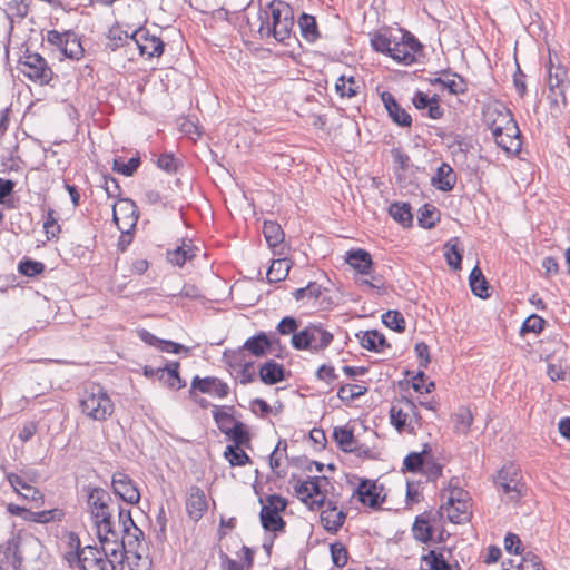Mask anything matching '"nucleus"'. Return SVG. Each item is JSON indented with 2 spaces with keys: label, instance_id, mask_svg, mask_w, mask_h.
I'll list each match as a JSON object with an SVG mask.
<instances>
[{
  "label": "nucleus",
  "instance_id": "obj_49",
  "mask_svg": "<svg viewBox=\"0 0 570 570\" xmlns=\"http://www.w3.org/2000/svg\"><path fill=\"white\" fill-rule=\"evenodd\" d=\"M395 42L394 35L377 32L371 38V46L376 52L387 55L390 57L392 43Z\"/></svg>",
  "mask_w": 570,
  "mask_h": 570
},
{
  "label": "nucleus",
  "instance_id": "obj_43",
  "mask_svg": "<svg viewBox=\"0 0 570 570\" xmlns=\"http://www.w3.org/2000/svg\"><path fill=\"white\" fill-rule=\"evenodd\" d=\"M224 458L232 466H244L252 463L249 455L237 445H227L224 451Z\"/></svg>",
  "mask_w": 570,
  "mask_h": 570
},
{
  "label": "nucleus",
  "instance_id": "obj_11",
  "mask_svg": "<svg viewBox=\"0 0 570 570\" xmlns=\"http://www.w3.org/2000/svg\"><path fill=\"white\" fill-rule=\"evenodd\" d=\"M274 335L275 334L268 335L263 331L258 332L254 336L247 338L239 350L232 352V357H244V352H248L252 356L255 357L265 356L272 345L275 342H279L277 338H274Z\"/></svg>",
  "mask_w": 570,
  "mask_h": 570
},
{
  "label": "nucleus",
  "instance_id": "obj_8",
  "mask_svg": "<svg viewBox=\"0 0 570 570\" xmlns=\"http://www.w3.org/2000/svg\"><path fill=\"white\" fill-rule=\"evenodd\" d=\"M549 95L548 99L551 106H559L560 104L567 105L566 90L570 86L567 69L561 66H554L550 60V68L548 72Z\"/></svg>",
  "mask_w": 570,
  "mask_h": 570
},
{
  "label": "nucleus",
  "instance_id": "obj_37",
  "mask_svg": "<svg viewBox=\"0 0 570 570\" xmlns=\"http://www.w3.org/2000/svg\"><path fill=\"white\" fill-rule=\"evenodd\" d=\"M361 81L353 76H340L335 82V91L341 98H353L360 92Z\"/></svg>",
  "mask_w": 570,
  "mask_h": 570
},
{
  "label": "nucleus",
  "instance_id": "obj_12",
  "mask_svg": "<svg viewBox=\"0 0 570 570\" xmlns=\"http://www.w3.org/2000/svg\"><path fill=\"white\" fill-rule=\"evenodd\" d=\"M111 488L115 495L128 504H137L140 500V492L132 479L125 472H115L111 479Z\"/></svg>",
  "mask_w": 570,
  "mask_h": 570
},
{
  "label": "nucleus",
  "instance_id": "obj_41",
  "mask_svg": "<svg viewBox=\"0 0 570 570\" xmlns=\"http://www.w3.org/2000/svg\"><path fill=\"white\" fill-rule=\"evenodd\" d=\"M67 37L68 38L65 43V47H67L65 58L77 61L80 60L85 55V49L81 45L80 38L72 30H67Z\"/></svg>",
  "mask_w": 570,
  "mask_h": 570
},
{
  "label": "nucleus",
  "instance_id": "obj_47",
  "mask_svg": "<svg viewBox=\"0 0 570 570\" xmlns=\"http://www.w3.org/2000/svg\"><path fill=\"white\" fill-rule=\"evenodd\" d=\"M421 561L428 566L429 570H453L443 554L435 550H430L429 553L423 554Z\"/></svg>",
  "mask_w": 570,
  "mask_h": 570
},
{
  "label": "nucleus",
  "instance_id": "obj_19",
  "mask_svg": "<svg viewBox=\"0 0 570 570\" xmlns=\"http://www.w3.org/2000/svg\"><path fill=\"white\" fill-rule=\"evenodd\" d=\"M431 183L441 191H451L456 184V174L448 163H442L438 167Z\"/></svg>",
  "mask_w": 570,
  "mask_h": 570
},
{
  "label": "nucleus",
  "instance_id": "obj_64",
  "mask_svg": "<svg viewBox=\"0 0 570 570\" xmlns=\"http://www.w3.org/2000/svg\"><path fill=\"white\" fill-rule=\"evenodd\" d=\"M407 417L409 414L404 412L402 409H399L396 406H392L390 409V420L391 424L399 431H404L406 424H407Z\"/></svg>",
  "mask_w": 570,
  "mask_h": 570
},
{
  "label": "nucleus",
  "instance_id": "obj_44",
  "mask_svg": "<svg viewBox=\"0 0 570 570\" xmlns=\"http://www.w3.org/2000/svg\"><path fill=\"white\" fill-rule=\"evenodd\" d=\"M441 75H451L453 79H444L443 88L448 89V91L452 95H463L468 91V83L465 79L459 73L451 72L450 69H444L440 71Z\"/></svg>",
  "mask_w": 570,
  "mask_h": 570
},
{
  "label": "nucleus",
  "instance_id": "obj_36",
  "mask_svg": "<svg viewBox=\"0 0 570 570\" xmlns=\"http://www.w3.org/2000/svg\"><path fill=\"white\" fill-rule=\"evenodd\" d=\"M263 234L271 248L281 247L283 249L284 232L281 225L273 220H265L263 224Z\"/></svg>",
  "mask_w": 570,
  "mask_h": 570
},
{
  "label": "nucleus",
  "instance_id": "obj_58",
  "mask_svg": "<svg viewBox=\"0 0 570 570\" xmlns=\"http://www.w3.org/2000/svg\"><path fill=\"white\" fill-rule=\"evenodd\" d=\"M108 38H109L108 48L111 51H115L117 48H119L124 43H128V41L130 40V35H128L127 31L120 30L119 28H112L109 31Z\"/></svg>",
  "mask_w": 570,
  "mask_h": 570
},
{
  "label": "nucleus",
  "instance_id": "obj_51",
  "mask_svg": "<svg viewBox=\"0 0 570 570\" xmlns=\"http://www.w3.org/2000/svg\"><path fill=\"white\" fill-rule=\"evenodd\" d=\"M546 325H547V321L544 318H542L541 316H539L537 314H531L523 321L521 328H520V334L521 335H525L528 333L540 334L544 330Z\"/></svg>",
  "mask_w": 570,
  "mask_h": 570
},
{
  "label": "nucleus",
  "instance_id": "obj_18",
  "mask_svg": "<svg viewBox=\"0 0 570 570\" xmlns=\"http://www.w3.org/2000/svg\"><path fill=\"white\" fill-rule=\"evenodd\" d=\"M186 510L189 517L198 521L207 510V501L204 491L198 487H191L186 501Z\"/></svg>",
  "mask_w": 570,
  "mask_h": 570
},
{
  "label": "nucleus",
  "instance_id": "obj_7",
  "mask_svg": "<svg viewBox=\"0 0 570 570\" xmlns=\"http://www.w3.org/2000/svg\"><path fill=\"white\" fill-rule=\"evenodd\" d=\"M520 470L510 463L503 465L494 476V483L510 501H518L522 497L524 484L521 482Z\"/></svg>",
  "mask_w": 570,
  "mask_h": 570
},
{
  "label": "nucleus",
  "instance_id": "obj_38",
  "mask_svg": "<svg viewBox=\"0 0 570 570\" xmlns=\"http://www.w3.org/2000/svg\"><path fill=\"white\" fill-rule=\"evenodd\" d=\"M223 433L233 441V445L247 446L250 442L246 425L240 421H235L234 425L229 430H223Z\"/></svg>",
  "mask_w": 570,
  "mask_h": 570
},
{
  "label": "nucleus",
  "instance_id": "obj_5",
  "mask_svg": "<svg viewBox=\"0 0 570 570\" xmlns=\"http://www.w3.org/2000/svg\"><path fill=\"white\" fill-rule=\"evenodd\" d=\"M18 69L27 78L40 86L48 85L53 77V71L47 60L41 55L29 52L28 50L19 59Z\"/></svg>",
  "mask_w": 570,
  "mask_h": 570
},
{
  "label": "nucleus",
  "instance_id": "obj_34",
  "mask_svg": "<svg viewBox=\"0 0 570 570\" xmlns=\"http://www.w3.org/2000/svg\"><path fill=\"white\" fill-rule=\"evenodd\" d=\"M430 512H425L415 518V521L412 527L413 537L415 540L428 543L432 540L433 528L430 523Z\"/></svg>",
  "mask_w": 570,
  "mask_h": 570
},
{
  "label": "nucleus",
  "instance_id": "obj_40",
  "mask_svg": "<svg viewBox=\"0 0 570 570\" xmlns=\"http://www.w3.org/2000/svg\"><path fill=\"white\" fill-rule=\"evenodd\" d=\"M452 421L454 424V431L456 433L466 435L470 431V428L473 422V415L469 407L461 406L459 410L452 415Z\"/></svg>",
  "mask_w": 570,
  "mask_h": 570
},
{
  "label": "nucleus",
  "instance_id": "obj_27",
  "mask_svg": "<svg viewBox=\"0 0 570 570\" xmlns=\"http://www.w3.org/2000/svg\"><path fill=\"white\" fill-rule=\"evenodd\" d=\"M512 118V114L508 109H490L485 114V124L487 127L491 130L492 136L498 134L500 135L502 134L503 127H505V125L509 124Z\"/></svg>",
  "mask_w": 570,
  "mask_h": 570
},
{
  "label": "nucleus",
  "instance_id": "obj_1",
  "mask_svg": "<svg viewBox=\"0 0 570 570\" xmlns=\"http://www.w3.org/2000/svg\"><path fill=\"white\" fill-rule=\"evenodd\" d=\"M254 24H257L259 39L273 38L278 43L288 46L294 27V10L282 0H273L258 10Z\"/></svg>",
  "mask_w": 570,
  "mask_h": 570
},
{
  "label": "nucleus",
  "instance_id": "obj_23",
  "mask_svg": "<svg viewBox=\"0 0 570 570\" xmlns=\"http://www.w3.org/2000/svg\"><path fill=\"white\" fill-rule=\"evenodd\" d=\"M356 336L360 338L361 346L372 352H382L391 346L385 336L376 330L361 332Z\"/></svg>",
  "mask_w": 570,
  "mask_h": 570
},
{
  "label": "nucleus",
  "instance_id": "obj_16",
  "mask_svg": "<svg viewBox=\"0 0 570 570\" xmlns=\"http://www.w3.org/2000/svg\"><path fill=\"white\" fill-rule=\"evenodd\" d=\"M194 390H198L206 394H215L220 399L226 397L229 393V386L218 377L214 376H207L204 379L195 376L191 381L190 393Z\"/></svg>",
  "mask_w": 570,
  "mask_h": 570
},
{
  "label": "nucleus",
  "instance_id": "obj_31",
  "mask_svg": "<svg viewBox=\"0 0 570 570\" xmlns=\"http://www.w3.org/2000/svg\"><path fill=\"white\" fill-rule=\"evenodd\" d=\"M431 452L429 444H424L421 452H410L403 460V472H422L426 462V455Z\"/></svg>",
  "mask_w": 570,
  "mask_h": 570
},
{
  "label": "nucleus",
  "instance_id": "obj_24",
  "mask_svg": "<svg viewBox=\"0 0 570 570\" xmlns=\"http://www.w3.org/2000/svg\"><path fill=\"white\" fill-rule=\"evenodd\" d=\"M6 479L8 480L9 484L13 488L14 492H17L18 494L21 493L19 489H22L23 491L27 492H32L31 502L36 503L37 507L43 503L42 492L39 489L28 484L27 480L23 476L18 475L13 472H8L6 473Z\"/></svg>",
  "mask_w": 570,
  "mask_h": 570
},
{
  "label": "nucleus",
  "instance_id": "obj_15",
  "mask_svg": "<svg viewBox=\"0 0 570 570\" xmlns=\"http://www.w3.org/2000/svg\"><path fill=\"white\" fill-rule=\"evenodd\" d=\"M381 100L387 111L389 117L392 121L401 127H410L412 124V117L410 114L400 106L394 96L389 91L381 94Z\"/></svg>",
  "mask_w": 570,
  "mask_h": 570
},
{
  "label": "nucleus",
  "instance_id": "obj_39",
  "mask_svg": "<svg viewBox=\"0 0 570 570\" xmlns=\"http://www.w3.org/2000/svg\"><path fill=\"white\" fill-rule=\"evenodd\" d=\"M291 265L286 258L273 259L267 269L266 277L269 283L284 281L289 272Z\"/></svg>",
  "mask_w": 570,
  "mask_h": 570
},
{
  "label": "nucleus",
  "instance_id": "obj_20",
  "mask_svg": "<svg viewBox=\"0 0 570 570\" xmlns=\"http://www.w3.org/2000/svg\"><path fill=\"white\" fill-rule=\"evenodd\" d=\"M346 263L362 275H370L372 272V256L365 249H355L347 252Z\"/></svg>",
  "mask_w": 570,
  "mask_h": 570
},
{
  "label": "nucleus",
  "instance_id": "obj_30",
  "mask_svg": "<svg viewBox=\"0 0 570 570\" xmlns=\"http://www.w3.org/2000/svg\"><path fill=\"white\" fill-rule=\"evenodd\" d=\"M333 439L340 450L343 452H356L357 440L354 436L353 430L347 426H335L333 430Z\"/></svg>",
  "mask_w": 570,
  "mask_h": 570
},
{
  "label": "nucleus",
  "instance_id": "obj_46",
  "mask_svg": "<svg viewBox=\"0 0 570 570\" xmlns=\"http://www.w3.org/2000/svg\"><path fill=\"white\" fill-rule=\"evenodd\" d=\"M140 164L141 160L139 156L131 157L127 163H125L122 158L116 157L112 161V170L126 177H130L137 171Z\"/></svg>",
  "mask_w": 570,
  "mask_h": 570
},
{
  "label": "nucleus",
  "instance_id": "obj_21",
  "mask_svg": "<svg viewBox=\"0 0 570 570\" xmlns=\"http://www.w3.org/2000/svg\"><path fill=\"white\" fill-rule=\"evenodd\" d=\"M259 379L266 385L277 384L286 379L285 368L282 364L269 360L261 365Z\"/></svg>",
  "mask_w": 570,
  "mask_h": 570
},
{
  "label": "nucleus",
  "instance_id": "obj_10",
  "mask_svg": "<svg viewBox=\"0 0 570 570\" xmlns=\"http://www.w3.org/2000/svg\"><path fill=\"white\" fill-rule=\"evenodd\" d=\"M468 495L461 488L454 487L446 501L448 518L452 523H464L470 520V505L465 497Z\"/></svg>",
  "mask_w": 570,
  "mask_h": 570
},
{
  "label": "nucleus",
  "instance_id": "obj_59",
  "mask_svg": "<svg viewBox=\"0 0 570 570\" xmlns=\"http://www.w3.org/2000/svg\"><path fill=\"white\" fill-rule=\"evenodd\" d=\"M519 570H546L542 564L541 558L533 552L529 551L523 557L521 562L518 564Z\"/></svg>",
  "mask_w": 570,
  "mask_h": 570
},
{
  "label": "nucleus",
  "instance_id": "obj_17",
  "mask_svg": "<svg viewBox=\"0 0 570 570\" xmlns=\"http://www.w3.org/2000/svg\"><path fill=\"white\" fill-rule=\"evenodd\" d=\"M198 248L189 240H183L180 246L174 249H168L166 259L169 264L177 267H183L187 262H191L197 256Z\"/></svg>",
  "mask_w": 570,
  "mask_h": 570
},
{
  "label": "nucleus",
  "instance_id": "obj_57",
  "mask_svg": "<svg viewBox=\"0 0 570 570\" xmlns=\"http://www.w3.org/2000/svg\"><path fill=\"white\" fill-rule=\"evenodd\" d=\"M419 225L423 228H432L436 224L435 207L425 204L421 209L417 217Z\"/></svg>",
  "mask_w": 570,
  "mask_h": 570
},
{
  "label": "nucleus",
  "instance_id": "obj_13",
  "mask_svg": "<svg viewBox=\"0 0 570 570\" xmlns=\"http://www.w3.org/2000/svg\"><path fill=\"white\" fill-rule=\"evenodd\" d=\"M328 484L330 479L325 475L308 476L305 481L297 480L294 489L302 502L308 503L309 499L326 494L324 487Z\"/></svg>",
  "mask_w": 570,
  "mask_h": 570
},
{
  "label": "nucleus",
  "instance_id": "obj_60",
  "mask_svg": "<svg viewBox=\"0 0 570 570\" xmlns=\"http://www.w3.org/2000/svg\"><path fill=\"white\" fill-rule=\"evenodd\" d=\"M180 163L173 154H161L157 159V166L167 174H174L177 171Z\"/></svg>",
  "mask_w": 570,
  "mask_h": 570
},
{
  "label": "nucleus",
  "instance_id": "obj_26",
  "mask_svg": "<svg viewBox=\"0 0 570 570\" xmlns=\"http://www.w3.org/2000/svg\"><path fill=\"white\" fill-rule=\"evenodd\" d=\"M179 362H169L164 366L160 373V380L164 385L171 390H180L186 386V382L179 375Z\"/></svg>",
  "mask_w": 570,
  "mask_h": 570
},
{
  "label": "nucleus",
  "instance_id": "obj_53",
  "mask_svg": "<svg viewBox=\"0 0 570 570\" xmlns=\"http://www.w3.org/2000/svg\"><path fill=\"white\" fill-rule=\"evenodd\" d=\"M228 364L230 366H242V370L239 372L242 384L246 385L255 380V373L252 371L254 365L253 362H245L244 357L240 356L239 358L233 357V361H229Z\"/></svg>",
  "mask_w": 570,
  "mask_h": 570
},
{
  "label": "nucleus",
  "instance_id": "obj_14",
  "mask_svg": "<svg viewBox=\"0 0 570 570\" xmlns=\"http://www.w3.org/2000/svg\"><path fill=\"white\" fill-rule=\"evenodd\" d=\"M382 487H379L375 481L363 480L356 488L354 495L364 505L372 509H377L383 503L385 495H381Z\"/></svg>",
  "mask_w": 570,
  "mask_h": 570
},
{
  "label": "nucleus",
  "instance_id": "obj_28",
  "mask_svg": "<svg viewBox=\"0 0 570 570\" xmlns=\"http://www.w3.org/2000/svg\"><path fill=\"white\" fill-rule=\"evenodd\" d=\"M118 525L120 527L119 533H122L124 538L129 537L130 531H132L136 541H138L139 538H144V532L136 525L130 510L124 508L121 504L118 505Z\"/></svg>",
  "mask_w": 570,
  "mask_h": 570
},
{
  "label": "nucleus",
  "instance_id": "obj_6",
  "mask_svg": "<svg viewBox=\"0 0 570 570\" xmlns=\"http://www.w3.org/2000/svg\"><path fill=\"white\" fill-rule=\"evenodd\" d=\"M97 535L101 548L99 552L102 557L108 558L119 570H124V560L126 554V541L124 537H120L119 531L115 529V525L110 527L109 532H99Z\"/></svg>",
  "mask_w": 570,
  "mask_h": 570
},
{
  "label": "nucleus",
  "instance_id": "obj_32",
  "mask_svg": "<svg viewBox=\"0 0 570 570\" xmlns=\"http://www.w3.org/2000/svg\"><path fill=\"white\" fill-rule=\"evenodd\" d=\"M471 292L480 297H490V285L479 266H474L469 275Z\"/></svg>",
  "mask_w": 570,
  "mask_h": 570
},
{
  "label": "nucleus",
  "instance_id": "obj_22",
  "mask_svg": "<svg viewBox=\"0 0 570 570\" xmlns=\"http://www.w3.org/2000/svg\"><path fill=\"white\" fill-rule=\"evenodd\" d=\"M311 325V351L318 353L324 351L334 340V335L325 330L322 324L309 323Z\"/></svg>",
  "mask_w": 570,
  "mask_h": 570
},
{
  "label": "nucleus",
  "instance_id": "obj_52",
  "mask_svg": "<svg viewBox=\"0 0 570 570\" xmlns=\"http://www.w3.org/2000/svg\"><path fill=\"white\" fill-rule=\"evenodd\" d=\"M46 269L43 263L33 261L30 258H24L18 264V272L28 277H35L42 274Z\"/></svg>",
  "mask_w": 570,
  "mask_h": 570
},
{
  "label": "nucleus",
  "instance_id": "obj_55",
  "mask_svg": "<svg viewBox=\"0 0 570 570\" xmlns=\"http://www.w3.org/2000/svg\"><path fill=\"white\" fill-rule=\"evenodd\" d=\"M331 557L333 563L342 568L347 563L348 552L347 549L341 542H334L330 546Z\"/></svg>",
  "mask_w": 570,
  "mask_h": 570
},
{
  "label": "nucleus",
  "instance_id": "obj_63",
  "mask_svg": "<svg viewBox=\"0 0 570 570\" xmlns=\"http://www.w3.org/2000/svg\"><path fill=\"white\" fill-rule=\"evenodd\" d=\"M120 210L124 212L129 219L128 226L135 227L138 220L137 206L134 200L128 198H120Z\"/></svg>",
  "mask_w": 570,
  "mask_h": 570
},
{
  "label": "nucleus",
  "instance_id": "obj_2",
  "mask_svg": "<svg viewBox=\"0 0 570 570\" xmlns=\"http://www.w3.org/2000/svg\"><path fill=\"white\" fill-rule=\"evenodd\" d=\"M82 490L87 493V505L97 530L102 533L109 532L110 527L115 525L110 493L100 487L91 485L83 487Z\"/></svg>",
  "mask_w": 570,
  "mask_h": 570
},
{
  "label": "nucleus",
  "instance_id": "obj_45",
  "mask_svg": "<svg viewBox=\"0 0 570 570\" xmlns=\"http://www.w3.org/2000/svg\"><path fill=\"white\" fill-rule=\"evenodd\" d=\"M367 387L358 384H342L337 391V397L348 404L366 394Z\"/></svg>",
  "mask_w": 570,
  "mask_h": 570
},
{
  "label": "nucleus",
  "instance_id": "obj_50",
  "mask_svg": "<svg viewBox=\"0 0 570 570\" xmlns=\"http://www.w3.org/2000/svg\"><path fill=\"white\" fill-rule=\"evenodd\" d=\"M322 294H323L322 286L320 284H317L316 282H309L305 287L297 288L293 293V296L295 297L296 301H303V299L316 301L320 297H322Z\"/></svg>",
  "mask_w": 570,
  "mask_h": 570
},
{
  "label": "nucleus",
  "instance_id": "obj_61",
  "mask_svg": "<svg viewBox=\"0 0 570 570\" xmlns=\"http://www.w3.org/2000/svg\"><path fill=\"white\" fill-rule=\"evenodd\" d=\"M299 322L293 316L283 317L276 326V333L279 335H294L297 333Z\"/></svg>",
  "mask_w": 570,
  "mask_h": 570
},
{
  "label": "nucleus",
  "instance_id": "obj_29",
  "mask_svg": "<svg viewBox=\"0 0 570 570\" xmlns=\"http://www.w3.org/2000/svg\"><path fill=\"white\" fill-rule=\"evenodd\" d=\"M459 245V237H453L443 245V255L446 264L454 271L462 268L463 250L460 249Z\"/></svg>",
  "mask_w": 570,
  "mask_h": 570
},
{
  "label": "nucleus",
  "instance_id": "obj_4",
  "mask_svg": "<svg viewBox=\"0 0 570 570\" xmlns=\"http://www.w3.org/2000/svg\"><path fill=\"white\" fill-rule=\"evenodd\" d=\"M395 42L392 43L390 57L395 61L410 66L417 61L419 56L423 53L422 43L406 30H399L394 35Z\"/></svg>",
  "mask_w": 570,
  "mask_h": 570
},
{
  "label": "nucleus",
  "instance_id": "obj_62",
  "mask_svg": "<svg viewBox=\"0 0 570 570\" xmlns=\"http://www.w3.org/2000/svg\"><path fill=\"white\" fill-rule=\"evenodd\" d=\"M43 229L47 234V238L51 239L60 233V225L58 224L56 213L53 209H48L46 219L43 222Z\"/></svg>",
  "mask_w": 570,
  "mask_h": 570
},
{
  "label": "nucleus",
  "instance_id": "obj_35",
  "mask_svg": "<svg viewBox=\"0 0 570 570\" xmlns=\"http://www.w3.org/2000/svg\"><path fill=\"white\" fill-rule=\"evenodd\" d=\"M301 36L309 43L320 38L318 26L314 16L303 12L297 20Z\"/></svg>",
  "mask_w": 570,
  "mask_h": 570
},
{
  "label": "nucleus",
  "instance_id": "obj_42",
  "mask_svg": "<svg viewBox=\"0 0 570 570\" xmlns=\"http://www.w3.org/2000/svg\"><path fill=\"white\" fill-rule=\"evenodd\" d=\"M389 213L402 226L409 227L412 225L413 215L409 203H393Z\"/></svg>",
  "mask_w": 570,
  "mask_h": 570
},
{
  "label": "nucleus",
  "instance_id": "obj_56",
  "mask_svg": "<svg viewBox=\"0 0 570 570\" xmlns=\"http://www.w3.org/2000/svg\"><path fill=\"white\" fill-rule=\"evenodd\" d=\"M212 413H213V417L222 433H223V430H229L232 428L229 425L235 422L233 415L230 413L223 411L222 407L218 405L213 406Z\"/></svg>",
  "mask_w": 570,
  "mask_h": 570
},
{
  "label": "nucleus",
  "instance_id": "obj_25",
  "mask_svg": "<svg viewBox=\"0 0 570 570\" xmlns=\"http://www.w3.org/2000/svg\"><path fill=\"white\" fill-rule=\"evenodd\" d=\"M259 520L265 531L283 532L286 527L285 520L275 508H262L259 512Z\"/></svg>",
  "mask_w": 570,
  "mask_h": 570
},
{
  "label": "nucleus",
  "instance_id": "obj_9",
  "mask_svg": "<svg viewBox=\"0 0 570 570\" xmlns=\"http://www.w3.org/2000/svg\"><path fill=\"white\" fill-rule=\"evenodd\" d=\"M130 41L135 43L140 56L147 58H159L165 50L164 41L159 37L150 35L149 30L144 27L136 29L130 35Z\"/></svg>",
  "mask_w": 570,
  "mask_h": 570
},
{
  "label": "nucleus",
  "instance_id": "obj_3",
  "mask_svg": "<svg viewBox=\"0 0 570 570\" xmlns=\"http://www.w3.org/2000/svg\"><path fill=\"white\" fill-rule=\"evenodd\" d=\"M80 409L86 416L102 422L112 415L115 406L100 384L90 383L83 391Z\"/></svg>",
  "mask_w": 570,
  "mask_h": 570
},
{
  "label": "nucleus",
  "instance_id": "obj_33",
  "mask_svg": "<svg viewBox=\"0 0 570 570\" xmlns=\"http://www.w3.org/2000/svg\"><path fill=\"white\" fill-rule=\"evenodd\" d=\"M347 513L343 510L333 512V509H323L321 511V523L324 529L330 533H336L343 527Z\"/></svg>",
  "mask_w": 570,
  "mask_h": 570
},
{
  "label": "nucleus",
  "instance_id": "obj_54",
  "mask_svg": "<svg viewBox=\"0 0 570 570\" xmlns=\"http://www.w3.org/2000/svg\"><path fill=\"white\" fill-rule=\"evenodd\" d=\"M311 325L308 324L302 331L294 333L291 340L293 348L297 351H311Z\"/></svg>",
  "mask_w": 570,
  "mask_h": 570
},
{
  "label": "nucleus",
  "instance_id": "obj_48",
  "mask_svg": "<svg viewBox=\"0 0 570 570\" xmlns=\"http://www.w3.org/2000/svg\"><path fill=\"white\" fill-rule=\"evenodd\" d=\"M382 323L386 327H389L397 333H403L406 327L405 318H404L403 314L399 311L385 312L382 315Z\"/></svg>",
  "mask_w": 570,
  "mask_h": 570
}]
</instances>
